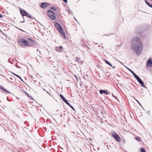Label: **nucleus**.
<instances>
[{"label": "nucleus", "instance_id": "1", "mask_svg": "<svg viewBox=\"0 0 152 152\" xmlns=\"http://www.w3.org/2000/svg\"><path fill=\"white\" fill-rule=\"evenodd\" d=\"M131 42L132 50L136 54H140L143 48L142 43L140 39L138 37L133 38L131 39Z\"/></svg>", "mask_w": 152, "mask_h": 152}, {"label": "nucleus", "instance_id": "2", "mask_svg": "<svg viewBox=\"0 0 152 152\" xmlns=\"http://www.w3.org/2000/svg\"><path fill=\"white\" fill-rule=\"evenodd\" d=\"M28 40L30 42L23 39H19L18 41V43L19 45L23 46H33L34 45V41L31 38H28Z\"/></svg>", "mask_w": 152, "mask_h": 152}, {"label": "nucleus", "instance_id": "3", "mask_svg": "<svg viewBox=\"0 0 152 152\" xmlns=\"http://www.w3.org/2000/svg\"><path fill=\"white\" fill-rule=\"evenodd\" d=\"M19 9L20 14L23 16H25L29 18H33L32 15L28 14L25 10L20 8Z\"/></svg>", "mask_w": 152, "mask_h": 152}, {"label": "nucleus", "instance_id": "4", "mask_svg": "<svg viewBox=\"0 0 152 152\" xmlns=\"http://www.w3.org/2000/svg\"><path fill=\"white\" fill-rule=\"evenodd\" d=\"M55 26L63 36H65V33L63 28L59 23H56L55 24Z\"/></svg>", "mask_w": 152, "mask_h": 152}, {"label": "nucleus", "instance_id": "5", "mask_svg": "<svg viewBox=\"0 0 152 152\" xmlns=\"http://www.w3.org/2000/svg\"><path fill=\"white\" fill-rule=\"evenodd\" d=\"M48 16L52 20H54L56 18V15L54 13L50 10H48L47 11Z\"/></svg>", "mask_w": 152, "mask_h": 152}, {"label": "nucleus", "instance_id": "6", "mask_svg": "<svg viewBox=\"0 0 152 152\" xmlns=\"http://www.w3.org/2000/svg\"><path fill=\"white\" fill-rule=\"evenodd\" d=\"M111 135L117 142H119L121 141V138L115 132H111Z\"/></svg>", "mask_w": 152, "mask_h": 152}, {"label": "nucleus", "instance_id": "7", "mask_svg": "<svg viewBox=\"0 0 152 152\" xmlns=\"http://www.w3.org/2000/svg\"><path fill=\"white\" fill-rule=\"evenodd\" d=\"M135 78L137 79L138 81L140 84L142 86L145 87L144 84L143 82L141 79L137 75L135 76Z\"/></svg>", "mask_w": 152, "mask_h": 152}, {"label": "nucleus", "instance_id": "8", "mask_svg": "<svg viewBox=\"0 0 152 152\" xmlns=\"http://www.w3.org/2000/svg\"><path fill=\"white\" fill-rule=\"evenodd\" d=\"M50 4L47 3H42L40 4V7L42 8L45 9L48 6H49Z\"/></svg>", "mask_w": 152, "mask_h": 152}, {"label": "nucleus", "instance_id": "9", "mask_svg": "<svg viewBox=\"0 0 152 152\" xmlns=\"http://www.w3.org/2000/svg\"><path fill=\"white\" fill-rule=\"evenodd\" d=\"M147 67H152V59L150 58L148 60L146 65Z\"/></svg>", "mask_w": 152, "mask_h": 152}, {"label": "nucleus", "instance_id": "10", "mask_svg": "<svg viewBox=\"0 0 152 152\" xmlns=\"http://www.w3.org/2000/svg\"><path fill=\"white\" fill-rule=\"evenodd\" d=\"M63 49V47L62 46L59 47H56L55 48V50L56 51L58 52H62V50Z\"/></svg>", "mask_w": 152, "mask_h": 152}, {"label": "nucleus", "instance_id": "11", "mask_svg": "<svg viewBox=\"0 0 152 152\" xmlns=\"http://www.w3.org/2000/svg\"><path fill=\"white\" fill-rule=\"evenodd\" d=\"M99 92L101 94H102L103 93L107 95L108 94V91H106L104 90H100L99 91Z\"/></svg>", "mask_w": 152, "mask_h": 152}, {"label": "nucleus", "instance_id": "12", "mask_svg": "<svg viewBox=\"0 0 152 152\" xmlns=\"http://www.w3.org/2000/svg\"><path fill=\"white\" fill-rule=\"evenodd\" d=\"M0 89L2 90L3 91H4L5 92L8 93V91H7V90L4 88H3L2 86L0 85Z\"/></svg>", "mask_w": 152, "mask_h": 152}, {"label": "nucleus", "instance_id": "13", "mask_svg": "<svg viewBox=\"0 0 152 152\" xmlns=\"http://www.w3.org/2000/svg\"><path fill=\"white\" fill-rule=\"evenodd\" d=\"M50 8L51 10H54L56 12H57L58 11V8L54 7H51Z\"/></svg>", "mask_w": 152, "mask_h": 152}, {"label": "nucleus", "instance_id": "14", "mask_svg": "<svg viewBox=\"0 0 152 152\" xmlns=\"http://www.w3.org/2000/svg\"><path fill=\"white\" fill-rule=\"evenodd\" d=\"M105 62L107 64H108L109 65L112 66V68H113V66H112V65H111V64L107 60H105Z\"/></svg>", "mask_w": 152, "mask_h": 152}, {"label": "nucleus", "instance_id": "15", "mask_svg": "<svg viewBox=\"0 0 152 152\" xmlns=\"http://www.w3.org/2000/svg\"><path fill=\"white\" fill-rule=\"evenodd\" d=\"M12 73L15 75V76H16V77H18V78H19V79H20L21 80H22V79H21V78L20 76H19L18 75H17V74H15V73H14L13 72H12Z\"/></svg>", "mask_w": 152, "mask_h": 152}, {"label": "nucleus", "instance_id": "16", "mask_svg": "<svg viewBox=\"0 0 152 152\" xmlns=\"http://www.w3.org/2000/svg\"><path fill=\"white\" fill-rule=\"evenodd\" d=\"M141 152H146L145 150L143 148H141L140 149Z\"/></svg>", "mask_w": 152, "mask_h": 152}, {"label": "nucleus", "instance_id": "17", "mask_svg": "<svg viewBox=\"0 0 152 152\" xmlns=\"http://www.w3.org/2000/svg\"><path fill=\"white\" fill-rule=\"evenodd\" d=\"M68 105H69V103L67 101L66 99H65L64 100H63Z\"/></svg>", "mask_w": 152, "mask_h": 152}, {"label": "nucleus", "instance_id": "18", "mask_svg": "<svg viewBox=\"0 0 152 152\" xmlns=\"http://www.w3.org/2000/svg\"><path fill=\"white\" fill-rule=\"evenodd\" d=\"M129 71L130 72L133 74L134 76L135 77V76H137V75L134 72H133L132 70H130Z\"/></svg>", "mask_w": 152, "mask_h": 152}, {"label": "nucleus", "instance_id": "19", "mask_svg": "<svg viewBox=\"0 0 152 152\" xmlns=\"http://www.w3.org/2000/svg\"><path fill=\"white\" fill-rule=\"evenodd\" d=\"M136 139L137 140V141H138L140 142V141H141V139L140 138V137H137L136 138Z\"/></svg>", "mask_w": 152, "mask_h": 152}, {"label": "nucleus", "instance_id": "20", "mask_svg": "<svg viewBox=\"0 0 152 152\" xmlns=\"http://www.w3.org/2000/svg\"><path fill=\"white\" fill-rule=\"evenodd\" d=\"M79 60H80V58H76L75 61H77V62H79Z\"/></svg>", "mask_w": 152, "mask_h": 152}, {"label": "nucleus", "instance_id": "21", "mask_svg": "<svg viewBox=\"0 0 152 152\" xmlns=\"http://www.w3.org/2000/svg\"><path fill=\"white\" fill-rule=\"evenodd\" d=\"M147 5L149 7H152V4L148 3Z\"/></svg>", "mask_w": 152, "mask_h": 152}, {"label": "nucleus", "instance_id": "22", "mask_svg": "<svg viewBox=\"0 0 152 152\" xmlns=\"http://www.w3.org/2000/svg\"><path fill=\"white\" fill-rule=\"evenodd\" d=\"M69 105L72 109H73V110L74 109L73 107L72 106H71L70 104L69 105Z\"/></svg>", "mask_w": 152, "mask_h": 152}, {"label": "nucleus", "instance_id": "23", "mask_svg": "<svg viewBox=\"0 0 152 152\" xmlns=\"http://www.w3.org/2000/svg\"><path fill=\"white\" fill-rule=\"evenodd\" d=\"M60 96L61 99L63 98V97H64L61 94H60Z\"/></svg>", "mask_w": 152, "mask_h": 152}, {"label": "nucleus", "instance_id": "24", "mask_svg": "<svg viewBox=\"0 0 152 152\" xmlns=\"http://www.w3.org/2000/svg\"><path fill=\"white\" fill-rule=\"evenodd\" d=\"M63 0V1L64 2H65V3H67V0Z\"/></svg>", "mask_w": 152, "mask_h": 152}, {"label": "nucleus", "instance_id": "25", "mask_svg": "<svg viewBox=\"0 0 152 152\" xmlns=\"http://www.w3.org/2000/svg\"><path fill=\"white\" fill-rule=\"evenodd\" d=\"M145 0V2L147 4H148L149 3H148L147 1L146 0Z\"/></svg>", "mask_w": 152, "mask_h": 152}, {"label": "nucleus", "instance_id": "26", "mask_svg": "<svg viewBox=\"0 0 152 152\" xmlns=\"http://www.w3.org/2000/svg\"><path fill=\"white\" fill-rule=\"evenodd\" d=\"M37 52H39V54H41V52H40V51L39 50L37 49Z\"/></svg>", "mask_w": 152, "mask_h": 152}, {"label": "nucleus", "instance_id": "27", "mask_svg": "<svg viewBox=\"0 0 152 152\" xmlns=\"http://www.w3.org/2000/svg\"><path fill=\"white\" fill-rule=\"evenodd\" d=\"M3 17V15L0 14V18H2Z\"/></svg>", "mask_w": 152, "mask_h": 152}, {"label": "nucleus", "instance_id": "28", "mask_svg": "<svg viewBox=\"0 0 152 152\" xmlns=\"http://www.w3.org/2000/svg\"><path fill=\"white\" fill-rule=\"evenodd\" d=\"M62 99L63 100H64L65 99V98L64 97H63V98H62Z\"/></svg>", "mask_w": 152, "mask_h": 152}, {"label": "nucleus", "instance_id": "29", "mask_svg": "<svg viewBox=\"0 0 152 152\" xmlns=\"http://www.w3.org/2000/svg\"><path fill=\"white\" fill-rule=\"evenodd\" d=\"M62 99L63 100H64L65 99V98L64 97H63V98H62Z\"/></svg>", "mask_w": 152, "mask_h": 152}, {"label": "nucleus", "instance_id": "30", "mask_svg": "<svg viewBox=\"0 0 152 152\" xmlns=\"http://www.w3.org/2000/svg\"><path fill=\"white\" fill-rule=\"evenodd\" d=\"M31 78H33V77H32V76H31Z\"/></svg>", "mask_w": 152, "mask_h": 152}, {"label": "nucleus", "instance_id": "31", "mask_svg": "<svg viewBox=\"0 0 152 152\" xmlns=\"http://www.w3.org/2000/svg\"><path fill=\"white\" fill-rule=\"evenodd\" d=\"M136 100L137 101V102H138V103H139V102L137 100Z\"/></svg>", "mask_w": 152, "mask_h": 152}, {"label": "nucleus", "instance_id": "32", "mask_svg": "<svg viewBox=\"0 0 152 152\" xmlns=\"http://www.w3.org/2000/svg\"><path fill=\"white\" fill-rule=\"evenodd\" d=\"M19 152H20V151H19Z\"/></svg>", "mask_w": 152, "mask_h": 152}]
</instances>
